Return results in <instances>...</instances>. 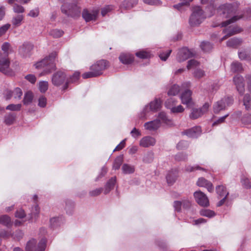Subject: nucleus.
<instances>
[{"instance_id": "2eb2a0df", "label": "nucleus", "mask_w": 251, "mask_h": 251, "mask_svg": "<svg viewBox=\"0 0 251 251\" xmlns=\"http://www.w3.org/2000/svg\"><path fill=\"white\" fill-rule=\"evenodd\" d=\"M190 86V82H186L182 84L181 87L176 84L173 85L168 92V95L176 96L181 90L183 88H188Z\"/></svg>"}, {"instance_id": "5701e85b", "label": "nucleus", "mask_w": 251, "mask_h": 251, "mask_svg": "<svg viewBox=\"0 0 251 251\" xmlns=\"http://www.w3.org/2000/svg\"><path fill=\"white\" fill-rule=\"evenodd\" d=\"M119 58L120 61L125 64H130L134 60V56L129 53H122Z\"/></svg>"}, {"instance_id": "8fccbe9b", "label": "nucleus", "mask_w": 251, "mask_h": 251, "mask_svg": "<svg viewBox=\"0 0 251 251\" xmlns=\"http://www.w3.org/2000/svg\"><path fill=\"white\" fill-rule=\"evenodd\" d=\"M200 65V63L195 59L190 60L188 62L187 68L188 70L195 68Z\"/></svg>"}, {"instance_id": "4d7b16f0", "label": "nucleus", "mask_w": 251, "mask_h": 251, "mask_svg": "<svg viewBox=\"0 0 251 251\" xmlns=\"http://www.w3.org/2000/svg\"><path fill=\"white\" fill-rule=\"evenodd\" d=\"M242 185L246 188L251 187V179L248 178H243L241 179Z\"/></svg>"}, {"instance_id": "0eeeda50", "label": "nucleus", "mask_w": 251, "mask_h": 251, "mask_svg": "<svg viewBox=\"0 0 251 251\" xmlns=\"http://www.w3.org/2000/svg\"><path fill=\"white\" fill-rule=\"evenodd\" d=\"M162 101L160 99L155 98L154 100L151 101L149 105H146L143 109V115L142 114L140 118L147 119L149 115L150 112H156L161 107Z\"/></svg>"}, {"instance_id": "4c0bfd02", "label": "nucleus", "mask_w": 251, "mask_h": 251, "mask_svg": "<svg viewBox=\"0 0 251 251\" xmlns=\"http://www.w3.org/2000/svg\"><path fill=\"white\" fill-rule=\"evenodd\" d=\"M241 121L242 123L245 126L251 125V113L244 114L241 119Z\"/></svg>"}, {"instance_id": "774afa93", "label": "nucleus", "mask_w": 251, "mask_h": 251, "mask_svg": "<svg viewBox=\"0 0 251 251\" xmlns=\"http://www.w3.org/2000/svg\"><path fill=\"white\" fill-rule=\"evenodd\" d=\"M153 160V153L149 152L143 158V161L145 163H150Z\"/></svg>"}, {"instance_id": "1a4fd4ad", "label": "nucleus", "mask_w": 251, "mask_h": 251, "mask_svg": "<svg viewBox=\"0 0 251 251\" xmlns=\"http://www.w3.org/2000/svg\"><path fill=\"white\" fill-rule=\"evenodd\" d=\"M66 75L62 71H57L52 76L51 82L53 85L59 86L64 83L66 80Z\"/></svg>"}, {"instance_id": "f8f14e48", "label": "nucleus", "mask_w": 251, "mask_h": 251, "mask_svg": "<svg viewBox=\"0 0 251 251\" xmlns=\"http://www.w3.org/2000/svg\"><path fill=\"white\" fill-rule=\"evenodd\" d=\"M194 196L197 203L203 207L209 205V200L206 195L201 191H197L194 193Z\"/></svg>"}, {"instance_id": "f03ea898", "label": "nucleus", "mask_w": 251, "mask_h": 251, "mask_svg": "<svg viewBox=\"0 0 251 251\" xmlns=\"http://www.w3.org/2000/svg\"><path fill=\"white\" fill-rule=\"evenodd\" d=\"M1 48L3 53H0V71L5 75H11L12 72L9 69L10 61L8 55L13 51L12 47L9 43L4 42Z\"/></svg>"}, {"instance_id": "a18cd8bd", "label": "nucleus", "mask_w": 251, "mask_h": 251, "mask_svg": "<svg viewBox=\"0 0 251 251\" xmlns=\"http://www.w3.org/2000/svg\"><path fill=\"white\" fill-rule=\"evenodd\" d=\"M200 214L201 216H205L208 218H211L215 215V212L209 209H203L201 210Z\"/></svg>"}, {"instance_id": "f3484780", "label": "nucleus", "mask_w": 251, "mask_h": 251, "mask_svg": "<svg viewBox=\"0 0 251 251\" xmlns=\"http://www.w3.org/2000/svg\"><path fill=\"white\" fill-rule=\"evenodd\" d=\"M155 139L150 136H147L142 138L140 141L139 145L143 148H148L153 146L155 144Z\"/></svg>"}, {"instance_id": "a211bd4d", "label": "nucleus", "mask_w": 251, "mask_h": 251, "mask_svg": "<svg viewBox=\"0 0 251 251\" xmlns=\"http://www.w3.org/2000/svg\"><path fill=\"white\" fill-rule=\"evenodd\" d=\"M201 132V128L200 126L193 127L190 129L186 130L182 134L186 135L191 138H197Z\"/></svg>"}, {"instance_id": "b1692460", "label": "nucleus", "mask_w": 251, "mask_h": 251, "mask_svg": "<svg viewBox=\"0 0 251 251\" xmlns=\"http://www.w3.org/2000/svg\"><path fill=\"white\" fill-rule=\"evenodd\" d=\"M242 29L237 26H230L225 29L223 32L225 34H227L228 36H232L242 31Z\"/></svg>"}, {"instance_id": "0e129e2a", "label": "nucleus", "mask_w": 251, "mask_h": 251, "mask_svg": "<svg viewBox=\"0 0 251 251\" xmlns=\"http://www.w3.org/2000/svg\"><path fill=\"white\" fill-rule=\"evenodd\" d=\"M47 104V99L44 97L41 96L39 98L38 105L41 107H44Z\"/></svg>"}, {"instance_id": "13d9d810", "label": "nucleus", "mask_w": 251, "mask_h": 251, "mask_svg": "<svg viewBox=\"0 0 251 251\" xmlns=\"http://www.w3.org/2000/svg\"><path fill=\"white\" fill-rule=\"evenodd\" d=\"M176 100L174 98H170L165 102V106L168 108L171 109L174 105L176 104Z\"/></svg>"}, {"instance_id": "2f4dec72", "label": "nucleus", "mask_w": 251, "mask_h": 251, "mask_svg": "<svg viewBox=\"0 0 251 251\" xmlns=\"http://www.w3.org/2000/svg\"><path fill=\"white\" fill-rule=\"evenodd\" d=\"M122 169L123 173L125 174H132L135 171V168L133 166L127 164H124L122 166Z\"/></svg>"}, {"instance_id": "c756f323", "label": "nucleus", "mask_w": 251, "mask_h": 251, "mask_svg": "<svg viewBox=\"0 0 251 251\" xmlns=\"http://www.w3.org/2000/svg\"><path fill=\"white\" fill-rule=\"evenodd\" d=\"M202 115H203L202 109L194 108L190 114V118L192 119H196L201 117Z\"/></svg>"}, {"instance_id": "6e6d98bb", "label": "nucleus", "mask_w": 251, "mask_h": 251, "mask_svg": "<svg viewBox=\"0 0 251 251\" xmlns=\"http://www.w3.org/2000/svg\"><path fill=\"white\" fill-rule=\"evenodd\" d=\"M197 170H202V171H205V170L204 169L200 167L198 165H196V166H193V167L189 166L186 167V168H185L186 171L190 172H194Z\"/></svg>"}, {"instance_id": "bb28decb", "label": "nucleus", "mask_w": 251, "mask_h": 251, "mask_svg": "<svg viewBox=\"0 0 251 251\" xmlns=\"http://www.w3.org/2000/svg\"><path fill=\"white\" fill-rule=\"evenodd\" d=\"M0 224L7 227L10 226L12 225V223L10 217L6 215L0 216Z\"/></svg>"}, {"instance_id": "864d4df0", "label": "nucleus", "mask_w": 251, "mask_h": 251, "mask_svg": "<svg viewBox=\"0 0 251 251\" xmlns=\"http://www.w3.org/2000/svg\"><path fill=\"white\" fill-rule=\"evenodd\" d=\"M99 76L98 73H96L93 71L84 73L82 75V77L84 79L91 78L94 77H97Z\"/></svg>"}, {"instance_id": "ea45409f", "label": "nucleus", "mask_w": 251, "mask_h": 251, "mask_svg": "<svg viewBox=\"0 0 251 251\" xmlns=\"http://www.w3.org/2000/svg\"><path fill=\"white\" fill-rule=\"evenodd\" d=\"M230 69L233 73L240 72L242 70V66L240 63L234 62L231 64Z\"/></svg>"}, {"instance_id": "de8ad7c7", "label": "nucleus", "mask_w": 251, "mask_h": 251, "mask_svg": "<svg viewBox=\"0 0 251 251\" xmlns=\"http://www.w3.org/2000/svg\"><path fill=\"white\" fill-rule=\"evenodd\" d=\"M12 94L13 97L15 99L19 100L21 98V96L23 95V92L20 88L17 87L12 91Z\"/></svg>"}, {"instance_id": "7c9ffc66", "label": "nucleus", "mask_w": 251, "mask_h": 251, "mask_svg": "<svg viewBox=\"0 0 251 251\" xmlns=\"http://www.w3.org/2000/svg\"><path fill=\"white\" fill-rule=\"evenodd\" d=\"M138 2V0H126L121 5V7L125 9L133 7Z\"/></svg>"}, {"instance_id": "e2e57ef3", "label": "nucleus", "mask_w": 251, "mask_h": 251, "mask_svg": "<svg viewBox=\"0 0 251 251\" xmlns=\"http://www.w3.org/2000/svg\"><path fill=\"white\" fill-rule=\"evenodd\" d=\"M39 14V9L38 8H36L34 9L31 10L28 13L27 15L31 17H37Z\"/></svg>"}, {"instance_id": "a878e982", "label": "nucleus", "mask_w": 251, "mask_h": 251, "mask_svg": "<svg viewBox=\"0 0 251 251\" xmlns=\"http://www.w3.org/2000/svg\"><path fill=\"white\" fill-rule=\"evenodd\" d=\"M216 191L219 197L222 198L223 197H227L228 195V192L227 191L226 188L223 185H220L216 187Z\"/></svg>"}, {"instance_id": "37998d69", "label": "nucleus", "mask_w": 251, "mask_h": 251, "mask_svg": "<svg viewBox=\"0 0 251 251\" xmlns=\"http://www.w3.org/2000/svg\"><path fill=\"white\" fill-rule=\"evenodd\" d=\"M62 218L59 217H53L50 219V226L52 228H54L61 225Z\"/></svg>"}, {"instance_id": "39448f33", "label": "nucleus", "mask_w": 251, "mask_h": 251, "mask_svg": "<svg viewBox=\"0 0 251 251\" xmlns=\"http://www.w3.org/2000/svg\"><path fill=\"white\" fill-rule=\"evenodd\" d=\"M61 11L68 16L74 18L80 15V8L75 3H64L61 6Z\"/></svg>"}, {"instance_id": "bf43d9fd", "label": "nucleus", "mask_w": 251, "mask_h": 251, "mask_svg": "<svg viewBox=\"0 0 251 251\" xmlns=\"http://www.w3.org/2000/svg\"><path fill=\"white\" fill-rule=\"evenodd\" d=\"M13 9L14 12L17 13H22L25 11L24 8L22 6L17 4H14Z\"/></svg>"}, {"instance_id": "6ab92c4d", "label": "nucleus", "mask_w": 251, "mask_h": 251, "mask_svg": "<svg viewBox=\"0 0 251 251\" xmlns=\"http://www.w3.org/2000/svg\"><path fill=\"white\" fill-rule=\"evenodd\" d=\"M197 184L200 187H205L209 192H212L214 190L212 184L203 177L200 178Z\"/></svg>"}, {"instance_id": "c85d7f7f", "label": "nucleus", "mask_w": 251, "mask_h": 251, "mask_svg": "<svg viewBox=\"0 0 251 251\" xmlns=\"http://www.w3.org/2000/svg\"><path fill=\"white\" fill-rule=\"evenodd\" d=\"M242 43V40L238 38H231L226 42V45L228 47L232 48H236Z\"/></svg>"}, {"instance_id": "4468645a", "label": "nucleus", "mask_w": 251, "mask_h": 251, "mask_svg": "<svg viewBox=\"0 0 251 251\" xmlns=\"http://www.w3.org/2000/svg\"><path fill=\"white\" fill-rule=\"evenodd\" d=\"M192 92L190 90H185L180 96L181 102L183 104H185L187 107H191L193 105L192 99Z\"/></svg>"}, {"instance_id": "49530a36", "label": "nucleus", "mask_w": 251, "mask_h": 251, "mask_svg": "<svg viewBox=\"0 0 251 251\" xmlns=\"http://www.w3.org/2000/svg\"><path fill=\"white\" fill-rule=\"evenodd\" d=\"M64 32L62 30L54 29L50 31V34L54 38H59L63 35Z\"/></svg>"}, {"instance_id": "4be33fe9", "label": "nucleus", "mask_w": 251, "mask_h": 251, "mask_svg": "<svg viewBox=\"0 0 251 251\" xmlns=\"http://www.w3.org/2000/svg\"><path fill=\"white\" fill-rule=\"evenodd\" d=\"M177 171L172 170L168 172L166 176V180L169 185H173L176 180L177 177Z\"/></svg>"}, {"instance_id": "423d86ee", "label": "nucleus", "mask_w": 251, "mask_h": 251, "mask_svg": "<svg viewBox=\"0 0 251 251\" xmlns=\"http://www.w3.org/2000/svg\"><path fill=\"white\" fill-rule=\"evenodd\" d=\"M47 244L46 238L42 239L38 244L35 239L29 240L26 243L25 248V251H44Z\"/></svg>"}, {"instance_id": "72a5a7b5", "label": "nucleus", "mask_w": 251, "mask_h": 251, "mask_svg": "<svg viewBox=\"0 0 251 251\" xmlns=\"http://www.w3.org/2000/svg\"><path fill=\"white\" fill-rule=\"evenodd\" d=\"M123 155H120L117 156L113 163V169L114 170H118L123 162Z\"/></svg>"}, {"instance_id": "69168bd1", "label": "nucleus", "mask_w": 251, "mask_h": 251, "mask_svg": "<svg viewBox=\"0 0 251 251\" xmlns=\"http://www.w3.org/2000/svg\"><path fill=\"white\" fill-rule=\"evenodd\" d=\"M171 112L173 113H181L184 111L183 107L179 105L177 106H173L171 108Z\"/></svg>"}, {"instance_id": "3c124183", "label": "nucleus", "mask_w": 251, "mask_h": 251, "mask_svg": "<svg viewBox=\"0 0 251 251\" xmlns=\"http://www.w3.org/2000/svg\"><path fill=\"white\" fill-rule=\"evenodd\" d=\"M216 10V8L214 6L213 4L211 3L209 5H208L205 9V11H204V14L206 16L208 15L209 14L212 13V15L211 17L215 14Z\"/></svg>"}, {"instance_id": "5fc2aeb1", "label": "nucleus", "mask_w": 251, "mask_h": 251, "mask_svg": "<svg viewBox=\"0 0 251 251\" xmlns=\"http://www.w3.org/2000/svg\"><path fill=\"white\" fill-rule=\"evenodd\" d=\"M11 25L9 24H6L0 27V37L4 35L7 30L10 28Z\"/></svg>"}, {"instance_id": "09e8293b", "label": "nucleus", "mask_w": 251, "mask_h": 251, "mask_svg": "<svg viewBox=\"0 0 251 251\" xmlns=\"http://www.w3.org/2000/svg\"><path fill=\"white\" fill-rule=\"evenodd\" d=\"M143 1L150 5L160 6L162 3L160 0H143Z\"/></svg>"}, {"instance_id": "9b49d317", "label": "nucleus", "mask_w": 251, "mask_h": 251, "mask_svg": "<svg viewBox=\"0 0 251 251\" xmlns=\"http://www.w3.org/2000/svg\"><path fill=\"white\" fill-rule=\"evenodd\" d=\"M33 49V45L32 44L25 42L20 46L19 53L23 57H29L31 55Z\"/></svg>"}, {"instance_id": "6e6552de", "label": "nucleus", "mask_w": 251, "mask_h": 251, "mask_svg": "<svg viewBox=\"0 0 251 251\" xmlns=\"http://www.w3.org/2000/svg\"><path fill=\"white\" fill-rule=\"evenodd\" d=\"M233 102V99L231 97H226L216 102L213 105V110L215 113H218L223 110L226 107L231 105Z\"/></svg>"}, {"instance_id": "58836bf2", "label": "nucleus", "mask_w": 251, "mask_h": 251, "mask_svg": "<svg viewBox=\"0 0 251 251\" xmlns=\"http://www.w3.org/2000/svg\"><path fill=\"white\" fill-rule=\"evenodd\" d=\"M16 115L14 114H8L4 116V123L7 125H12L15 120Z\"/></svg>"}, {"instance_id": "052dcab7", "label": "nucleus", "mask_w": 251, "mask_h": 251, "mask_svg": "<svg viewBox=\"0 0 251 251\" xmlns=\"http://www.w3.org/2000/svg\"><path fill=\"white\" fill-rule=\"evenodd\" d=\"M187 159V155L182 153H178L175 156V159L177 161H185Z\"/></svg>"}, {"instance_id": "dca6fc26", "label": "nucleus", "mask_w": 251, "mask_h": 251, "mask_svg": "<svg viewBox=\"0 0 251 251\" xmlns=\"http://www.w3.org/2000/svg\"><path fill=\"white\" fill-rule=\"evenodd\" d=\"M233 81L239 94L243 95L245 91L243 77L241 75H236L233 78Z\"/></svg>"}, {"instance_id": "393cba45", "label": "nucleus", "mask_w": 251, "mask_h": 251, "mask_svg": "<svg viewBox=\"0 0 251 251\" xmlns=\"http://www.w3.org/2000/svg\"><path fill=\"white\" fill-rule=\"evenodd\" d=\"M116 181V177H112L110 179L105 185L104 193L107 194L114 188Z\"/></svg>"}, {"instance_id": "7ed1b4c3", "label": "nucleus", "mask_w": 251, "mask_h": 251, "mask_svg": "<svg viewBox=\"0 0 251 251\" xmlns=\"http://www.w3.org/2000/svg\"><path fill=\"white\" fill-rule=\"evenodd\" d=\"M56 55V52H52L49 56L45 57L35 64L36 68L43 69V72L40 74L41 75L50 74L56 69L55 60Z\"/></svg>"}, {"instance_id": "a19ab883", "label": "nucleus", "mask_w": 251, "mask_h": 251, "mask_svg": "<svg viewBox=\"0 0 251 251\" xmlns=\"http://www.w3.org/2000/svg\"><path fill=\"white\" fill-rule=\"evenodd\" d=\"M193 74L194 77L200 79L205 75V72L201 69L197 68L195 70Z\"/></svg>"}, {"instance_id": "cd10ccee", "label": "nucleus", "mask_w": 251, "mask_h": 251, "mask_svg": "<svg viewBox=\"0 0 251 251\" xmlns=\"http://www.w3.org/2000/svg\"><path fill=\"white\" fill-rule=\"evenodd\" d=\"M243 105L247 110H251V97L249 94H246L243 100Z\"/></svg>"}, {"instance_id": "aec40b11", "label": "nucleus", "mask_w": 251, "mask_h": 251, "mask_svg": "<svg viewBox=\"0 0 251 251\" xmlns=\"http://www.w3.org/2000/svg\"><path fill=\"white\" fill-rule=\"evenodd\" d=\"M160 126V122L158 119L147 122L144 124L145 129L150 131L156 130Z\"/></svg>"}, {"instance_id": "79ce46f5", "label": "nucleus", "mask_w": 251, "mask_h": 251, "mask_svg": "<svg viewBox=\"0 0 251 251\" xmlns=\"http://www.w3.org/2000/svg\"><path fill=\"white\" fill-rule=\"evenodd\" d=\"M201 48L203 51L207 52L212 49L213 46L210 42H202L201 44Z\"/></svg>"}, {"instance_id": "9d476101", "label": "nucleus", "mask_w": 251, "mask_h": 251, "mask_svg": "<svg viewBox=\"0 0 251 251\" xmlns=\"http://www.w3.org/2000/svg\"><path fill=\"white\" fill-rule=\"evenodd\" d=\"M108 66V62L104 60H101L92 65L90 67V70L94 71L96 73H98L99 76L102 74V71L106 69Z\"/></svg>"}, {"instance_id": "20e7f679", "label": "nucleus", "mask_w": 251, "mask_h": 251, "mask_svg": "<svg viewBox=\"0 0 251 251\" xmlns=\"http://www.w3.org/2000/svg\"><path fill=\"white\" fill-rule=\"evenodd\" d=\"M212 15V13H211L206 16L200 6H194L189 18V24L191 26H197L201 24L206 18L211 17Z\"/></svg>"}, {"instance_id": "473e14b6", "label": "nucleus", "mask_w": 251, "mask_h": 251, "mask_svg": "<svg viewBox=\"0 0 251 251\" xmlns=\"http://www.w3.org/2000/svg\"><path fill=\"white\" fill-rule=\"evenodd\" d=\"M160 121H161V122L163 123L166 124L167 125H169L171 126L172 125V122L171 120L168 119V118L166 116V113L164 112H160L159 113L158 115V119Z\"/></svg>"}, {"instance_id": "680f3d73", "label": "nucleus", "mask_w": 251, "mask_h": 251, "mask_svg": "<svg viewBox=\"0 0 251 251\" xmlns=\"http://www.w3.org/2000/svg\"><path fill=\"white\" fill-rule=\"evenodd\" d=\"M188 146V143L187 141H181L179 142L177 145V148L178 150H183Z\"/></svg>"}, {"instance_id": "603ef678", "label": "nucleus", "mask_w": 251, "mask_h": 251, "mask_svg": "<svg viewBox=\"0 0 251 251\" xmlns=\"http://www.w3.org/2000/svg\"><path fill=\"white\" fill-rule=\"evenodd\" d=\"M21 107V104H10L6 106V109L11 111H19L20 110Z\"/></svg>"}, {"instance_id": "e433bc0d", "label": "nucleus", "mask_w": 251, "mask_h": 251, "mask_svg": "<svg viewBox=\"0 0 251 251\" xmlns=\"http://www.w3.org/2000/svg\"><path fill=\"white\" fill-rule=\"evenodd\" d=\"M24 19L23 15H18L13 17L12 20L13 25L15 26H19L21 25L22 22Z\"/></svg>"}, {"instance_id": "ddd939ff", "label": "nucleus", "mask_w": 251, "mask_h": 251, "mask_svg": "<svg viewBox=\"0 0 251 251\" xmlns=\"http://www.w3.org/2000/svg\"><path fill=\"white\" fill-rule=\"evenodd\" d=\"M192 52L187 48H183L178 50L176 59L179 62L184 61L193 56Z\"/></svg>"}, {"instance_id": "338daca9", "label": "nucleus", "mask_w": 251, "mask_h": 251, "mask_svg": "<svg viewBox=\"0 0 251 251\" xmlns=\"http://www.w3.org/2000/svg\"><path fill=\"white\" fill-rule=\"evenodd\" d=\"M102 190L103 188H97L90 191L89 194L91 196L95 197L99 195L102 192Z\"/></svg>"}, {"instance_id": "c03bdc74", "label": "nucleus", "mask_w": 251, "mask_h": 251, "mask_svg": "<svg viewBox=\"0 0 251 251\" xmlns=\"http://www.w3.org/2000/svg\"><path fill=\"white\" fill-rule=\"evenodd\" d=\"M39 90L42 93L46 92L48 89L49 83L48 81H40L38 84Z\"/></svg>"}, {"instance_id": "c9c22d12", "label": "nucleus", "mask_w": 251, "mask_h": 251, "mask_svg": "<svg viewBox=\"0 0 251 251\" xmlns=\"http://www.w3.org/2000/svg\"><path fill=\"white\" fill-rule=\"evenodd\" d=\"M137 57L141 59L149 58L151 56V52L144 50H141L136 52Z\"/></svg>"}, {"instance_id": "f704fd0d", "label": "nucleus", "mask_w": 251, "mask_h": 251, "mask_svg": "<svg viewBox=\"0 0 251 251\" xmlns=\"http://www.w3.org/2000/svg\"><path fill=\"white\" fill-rule=\"evenodd\" d=\"M33 99V93L30 91L27 92L25 94L24 99L23 100L24 104L25 105L29 104L32 102Z\"/></svg>"}, {"instance_id": "412c9836", "label": "nucleus", "mask_w": 251, "mask_h": 251, "mask_svg": "<svg viewBox=\"0 0 251 251\" xmlns=\"http://www.w3.org/2000/svg\"><path fill=\"white\" fill-rule=\"evenodd\" d=\"M98 12L97 11H93V13L89 12L87 9H84L82 12V17L88 22L96 19Z\"/></svg>"}, {"instance_id": "f257e3e1", "label": "nucleus", "mask_w": 251, "mask_h": 251, "mask_svg": "<svg viewBox=\"0 0 251 251\" xmlns=\"http://www.w3.org/2000/svg\"><path fill=\"white\" fill-rule=\"evenodd\" d=\"M236 11V6L231 4H225L221 5L218 9V12L220 14L222 13L223 15V17L226 18H230V17H232L229 20L222 22L221 24L219 25H221L222 27H225L242 18L243 17V15L233 16Z\"/></svg>"}]
</instances>
